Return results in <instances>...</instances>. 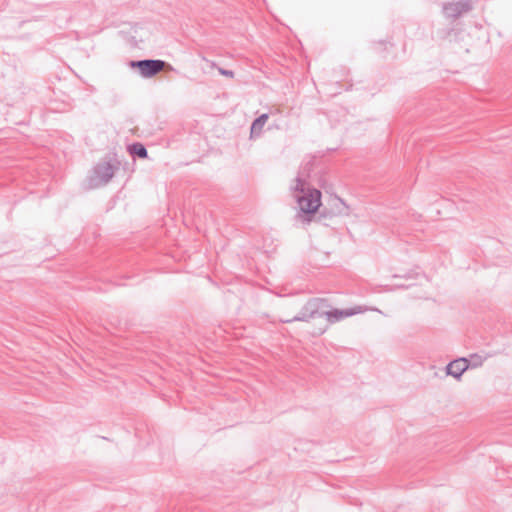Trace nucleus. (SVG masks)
Returning <instances> with one entry per match:
<instances>
[{
  "label": "nucleus",
  "instance_id": "nucleus-6",
  "mask_svg": "<svg viewBox=\"0 0 512 512\" xmlns=\"http://www.w3.org/2000/svg\"><path fill=\"white\" fill-rule=\"evenodd\" d=\"M358 311L355 310V309H343V310H340V309H332V310H328V308H326L324 310V314L323 316L326 317L327 321L331 324H334L336 322H339L347 317H350V316H353L354 314H356Z\"/></svg>",
  "mask_w": 512,
  "mask_h": 512
},
{
  "label": "nucleus",
  "instance_id": "nucleus-2",
  "mask_svg": "<svg viewBox=\"0 0 512 512\" xmlns=\"http://www.w3.org/2000/svg\"><path fill=\"white\" fill-rule=\"evenodd\" d=\"M118 168L119 162L117 160L100 161L94 166L90 176L88 177L89 187L98 188L106 185L113 178Z\"/></svg>",
  "mask_w": 512,
  "mask_h": 512
},
{
  "label": "nucleus",
  "instance_id": "nucleus-1",
  "mask_svg": "<svg viewBox=\"0 0 512 512\" xmlns=\"http://www.w3.org/2000/svg\"><path fill=\"white\" fill-rule=\"evenodd\" d=\"M291 191L299 208L296 219L303 224L309 225L322 204L321 191L309 187L307 182L301 177H297L294 180Z\"/></svg>",
  "mask_w": 512,
  "mask_h": 512
},
{
  "label": "nucleus",
  "instance_id": "nucleus-5",
  "mask_svg": "<svg viewBox=\"0 0 512 512\" xmlns=\"http://www.w3.org/2000/svg\"><path fill=\"white\" fill-rule=\"evenodd\" d=\"M328 301L323 298H312L306 302L304 308L312 318L323 316L324 310L329 308Z\"/></svg>",
  "mask_w": 512,
  "mask_h": 512
},
{
  "label": "nucleus",
  "instance_id": "nucleus-13",
  "mask_svg": "<svg viewBox=\"0 0 512 512\" xmlns=\"http://www.w3.org/2000/svg\"><path fill=\"white\" fill-rule=\"evenodd\" d=\"M207 62L210 64L211 67H214V62H209V61H207Z\"/></svg>",
  "mask_w": 512,
  "mask_h": 512
},
{
  "label": "nucleus",
  "instance_id": "nucleus-4",
  "mask_svg": "<svg viewBox=\"0 0 512 512\" xmlns=\"http://www.w3.org/2000/svg\"><path fill=\"white\" fill-rule=\"evenodd\" d=\"M472 6L469 1L447 2L442 5V11L447 18L457 19L469 12Z\"/></svg>",
  "mask_w": 512,
  "mask_h": 512
},
{
  "label": "nucleus",
  "instance_id": "nucleus-11",
  "mask_svg": "<svg viewBox=\"0 0 512 512\" xmlns=\"http://www.w3.org/2000/svg\"><path fill=\"white\" fill-rule=\"evenodd\" d=\"M233 76H234L233 71L226 69V77H233Z\"/></svg>",
  "mask_w": 512,
  "mask_h": 512
},
{
  "label": "nucleus",
  "instance_id": "nucleus-7",
  "mask_svg": "<svg viewBox=\"0 0 512 512\" xmlns=\"http://www.w3.org/2000/svg\"><path fill=\"white\" fill-rule=\"evenodd\" d=\"M469 367L468 361L465 358H460L450 362L447 365V374L452 375L455 378H459L464 371Z\"/></svg>",
  "mask_w": 512,
  "mask_h": 512
},
{
  "label": "nucleus",
  "instance_id": "nucleus-8",
  "mask_svg": "<svg viewBox=\"0 0 512 512\" xmlns=\"http://www.w3.org/2000/svg\"><path fill=\"white\" fill-rule=\"evenodd\" d=\"M268 118H269V115L264 113V114L260 115L259 117H257L253 121V123L251 125V129H250V137L251 138L259 137L262 134L263 127L267 123Z\"/></svg>",
  "mask_w": 512,
  "mask_h": 512
},
{
  "label": "nucleus",
  "instance_id": "nucleus-9",
  "mask_svg": "<svg viewBox=\"0 0 512 512\" xmlns=\"http://www.w3.org/2000/svg\"><path fill=\"white\" fill-rule=\"evenodd\" d=\"M128 150L131 155L137 156L139 158H146L148 155L147 149L141 143H133L128 147Z\"/></svg>",
  "mask_w": 512,
  "mask_h": 512
},
{
  "label": "nucleus",
  "instance_id": "nucleus-12",
  "mask_svg": "<svg viewBox=\"0 0 512 512\" xmlns=\"http://www.w3.org/2000/svg\"><path fill=\"white\" fill-rule=\"evenodd\" d=\"M218 71H219V73H220L221 75H224V68L219 67V68H218Z\"/></svg>",
  "mask_w": 512,
  "mask_h": 512
},
{
  "label": "nucleus",
  "instance_id": "nucleus-3",
  "mask_svg": "<svg viewBox=\"0 0 512 512\" xmlns=\"http://www.w3.org/2000/svg\"><path fill=\"white\" fill-rule=\"evenodd\" d=\"M130 66L138 68L142 77L151 78L164 69L166 62L160 59H144L131 61Z\"/></svg>",
  "mask_w": 512,
  "mask_h": 512
},
{
  "label": "nucleus",
  "instance_id": "nucleus-10",
  "mask_svg": "<svg viewBox=\"0 0 512 512\" xmlns=\"http://www.w3.org/2000/svg\"><path fill=\"white\" fill-rule=\"evenodd\" d=\"M310 319H312V317L310 315H308V313L306 312L305 308L303 307L301 312L298 315L294 316L291 319L281 320V322H283V323H290V322H293V321L308 322Z\"/></svg>",
  "mask_w": 512,
  "mask_h": 512
}]
</instances>
